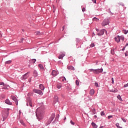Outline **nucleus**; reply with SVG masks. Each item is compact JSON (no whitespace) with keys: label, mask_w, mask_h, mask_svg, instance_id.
Masks as SVG:
<instances>
[{"label":"nucleus","mask_w":128,"mask_h":128,"mask_svg":"<svg viewBox=\"0 0 128 128\" xmlns=\"http://www.w3.org/2000/svg\"><path fill=\"white\" fill-rule=\"evenodd\" d=\"M36 116L37 118V120H42L44 118V110L42 109V108H38L36 110Z\"/></svg>","instance_id":"1"},{"label":"nucleus","mask_w":128,"mask_h":128,"mask_svg":"<svg viewBox=\"0 0 128 128\" xmlns=\"http://www.w3.org/2000/svg\"><path fill=\"white\" fill-rule=\"evenodd\" d=\"M10 111V108H6L4 109L2 112V116L3 118V121L6 120L8 116V112Z\"/></svg>","instance_id":"2"},{"label":"nucleus","mask_w":128,"mask_h":128,"mask_svg":"<svg viewBox=\"0 0 128 128\" xmlns=\"http://www.w3.org/2000/svg\"><path fill=\"white\" fill-rule=\"evenodd\" d=\"M110 24V20L108 19H105L102 23V26H107V24Z\"/></svg>","instance_id":"3"},{"label":"nucleus","mask_w":128,"mask_h":128,"mask_svg":"<svg viewBox=\"0 0 128 128\" xmlns=\"http://www.w3.org/2000/svg\"><path fill=\"white\" fill-rule=\"evenodd\" d=\"M33 92L36 94H40V96H42V92L40 90H38V89H34L33 90Z\"/></svg>","instance_id":"4"},{"label":"nucleus","mask_w":128,"mask_h":128,"mask_svg":"<svg viewBox=\"0 0 128 128\" xmlns=\"http://www.w3.org/2000/svg\"><path fill=\"white\" fill-rule=\"evenodd\" d=\"M28 72H27L25 74L22 76L21 77L20 79L22 80H26L28 78Z\"/></svg>","instance_id":"5"},{"label":"nucleus","mask_w":128,"mask_h":128,"mask_svg":"<svg viewBox=\"0 0 128 128\" xmlns=\"http://www.w3.org/2000/svg\"><path fill=\"white\" fill-rule=\"evenodd\" d=\"M100 72H102V68L96 69L94 70V74H98Z\"/></svg>","instance_id":"6"},{"label":"nucleus","mask_w":128,"mask_h":128,"mask_svg":"<svg viewBox=\"0 0 128 128\" xmlns=\"http://www.w3.org/2000/svg\"><path fill=\"white\" fill-rule=\"evenodd\" d=\"M26 105L28 106H30L32 108V100L28 99L27 101Z\"/></svg>","instance_id":"7"},{"label":"nucleus","mask_w":128,"mask_h":128,"mask_svg":"<svg viewBox=\"0 0 128 128\" xmlns=\"http://www.w3.org/2000/svg\"><path fill=\"white\" fill-rule=\"evenodd\" d=\"M56 116V114H52L50 118V122H52V120H54V117Z\"/></svg>","instance_id":"8"},{"label":"nucleus","mask_w":128,"mask_h":128,"mask_svg":"<svg viewBox=\"0 0 128 128\" xmlns=\"http://www.w3.org/2000/svg\"><path fill=\"white\" fill-rule=\"evenodd\" d=\"M52 74L54 76H58V72L54 70H53L52 72Z\"/></svg>","instance_id":"9"},{"label":"nucleus","mask_w":128,"mask_h":128,"mask_svg":"<svg viewBox=\"0 0 128 128\" xmlns=\"http://www.w3.org/2000/svg\"><path fill=\"white\" fill-rule=\"evenodd\" d=\"M114 39L116 42H120V36H116L114 38Z\"/></svg>","instance_id":"10"},{"label":"nucleus","mask_w":128,"mask_h":128,"mask_svg":"<svg viewBox=\"0 0 128 128\" xmlns=\"http://www.w3.org/2000/svg\"><path fill=\"white\" fill-rule=\"evenodd\" d=\"M38 66L42 72H44V66L42 64H39Z\"/></svg>","instance_id":"11"},{"label":"nucleus","mask_w":128,"mask_h":128,"mask_svg":"<svg viewBox=\"0 0 128 128\" xmlns=\"http://www.w3.org/2000/svg\"><path fill=\"white\" fill-rule=\"evenodd\" d=\"M104 30H101L100 32L97 34L98 36H102V34H104Z\"/></svg>","instance_id":"12"},{"label":"nucleus","mask_w":128,"mask_h":128,"mask_svg":"<svg viewBox=\"0 0 128 128\" xmlns=\"http://www.w3.org/2000/svg\"><path fill=\"white\" fill-rule=\"evenodd\" d=\"M5 102L7 104H9L10 106H12V102H10V101L8 100V99H7L5 100Z\"/></svg>","instance_id":"13"},{"label":"nucleus","mask_w":128,"mask_h":128,"mask_svg":"<svg viewBox=\"0 0 128 128\" xmlns=\"http://www.w3.org/2000/svg\"><path fill=\"white\" fill-rule=\"evenodd\" d=\"M68 70H74V68L72 66H67Z\"/></svg>","instance_id":"14"},{"label":"nucleus","mask_w":128,"mask_h":128,"mask_svg":"<svg viewBox=\"0 0 128 128\" xmlns=\"http://www.w3.org/2000/svg\"><path fill=\"white\" fill-rule=\"evenodd\" d=\"M11 98L12 100H14V102H18V100L16 99V98L14 96H11ZM17 104H18V102H17Z\"/></svg>","instance_id":"15"},{"label":"nucleus","mask_w":128,"mask_h":128,"mask_svg":"<svg viewBox=\"0 0 128 128\" xmlns=\"http://www.w3.org/2000/svg\"><path fill=\"white\" fill-rule=\"evenodd\" d=\"M90 96H94V89H92L90 90Z\"/></svg>","instance_id":"16"},{"label":"nucleus","mask_w":128,"mask_h":128,"mask_svg":"<svg viewBox=\"0 0 128 128\" xmlns=\"http://www.w3.org/2000/svg\"><path fill=\"white\" fill-rule=\"evenodd\" d=\"M34 78H36V76H38V72H36V70H34Z\"/></svg>","instance_id":"17"},{"label":"nucleus","mask_w":128,"mask_h":128,"mask_svg":"<svg viewBox=\"0 0 128 128\" xmlns=\"http://www.w3.org/2000/svg\"><path fill=\"white\" fill-rule=\"evenodd\" d=\"M62 85L61 84H56V88H58V90H60V88H62Z\"/></svg>","instance_id":"18"},{"label":"nucleus","mask_w":128,"mask_h":128,"mask_svg":"<svg viewBox=\"0 0 128 128\" xmlns=\"http://www.w3.org/2000/svg\"><path fill=\"white\" fill-rule=\"evenodd\" d=\"M20 122L21 124H22V126H26V124L24 122V120H20Z\"/></svg>","instance_id":"19"},{"label":"nucleus","mask_w":128,"mask_h":128,"mask_svg":"<svg viewBox=\"0 0 128 128\" xmlns=\"http://www.w3.org/2000/svg\"><path fill=\"white\" fill-rule=\"evenodd\" d=\"M40 88L42 90H44V86L43 84H40Z\"/></svg>","instance_id":"20"},{"label":"nucleus","mask_w":128,"mask_h":128,"mask_svg":"<svg viewBox=\"0 0 128 128\" xmlns=\"http://www.w3.org/2000/svg\"><path fill=\"white\" fill-rule=\"evenodd\" d=\"M64 54H60L59 56H58V58L60 59H60H62V58H64Z\"/></svg>","instance_id":"21"},{"label":"nucleus","mask_w":128,"mask_h":128,"mask_svg":"<svg viewBox=\"0 0 128 128\" xmlns=\"http://www.w3.org/2000/svg\"><path fill=\"white\" fill-rule=\"evenodd\" d=\"M92 124L94 128H98V126L94 122H92Z\"/></svg>","instance_id":"22"},{"label":"nucleus","mask_w":128,"mask_h":128,"mask_svg":"<svg viewBox=\"0 0 128 128\" xmlns=\"http://www.w3.org/2000/svg\"><path fill=\"white\" fill-rule=\"evenodd\" d=\"M54 100H55L56 102H58V96H55Z\"/></svg>","instance_id":"23"},{"label":"nucleus","mask_w":128,"mask_h":128,"mask_svg":"<svg viewBox=\"0 0 128 128\" xmlns=\"http://www.w3.org/2000/svg\"><path fill=\"white\" fill-rule=\"evenodd\" d=\"M120 40H122V42L124 40V36H120Z\"/></svg>","instance_id":"24"},{"label":"nucleus","mask_w":128,"mask_h":128,"mask_svg":"<svg viewBox=\"0 0 128 128\" xmlns=\"http://www.w3.org/2000/svg\"><path fill=\"white\" fill-rule=\"evenodd\" d=\"M117 98H118V100H119L122 101V97H120V96L118 95L117 96Z\"/></svg>","instance_id":"25"},{"label":"nucleus","mask_w":128,"mask_h":128,"mask_svg":"<svg viewBox=\"0 0 128 128\" xmlns=\"http://www.w3.org/2000/svg\"><path fill=\"white\" fill-rule=\"evenodd\" d=\"M116 126L118 128H122V127L120 126V124L118 123H116Z\"/></svg>","instance_id":"26"},{"label":"nucleus","mask_w":128,"mask_h":128,"mask_svg":"<svg viewBox=\"0 0 128 128\" xmlns=\"http://www.w3.org/2000/svg\"><path fill=\"white\" fill-rule=\"evenodd\" d=\"M36 36H40V32H35Z\"/></svg>","instance_id":"27"},{"label":"nucleus","mask_w":128,"mask_h":128,"mask_svg":"<svg viewBox=\"0 0 128 128\" xmlns=\"http://www.w3.org/2000/svg\"><path fill=\"white\" fill-rule=\"evenodd\" d=\"M93 20H94V22H98V19L97 18H93Z\"/></svg>","instance_id":"28"},{"label":"nucleus","mask_w":128,"mask_h":128,"mask_svg":"<svg viewBox=\"0 0 128 128\" xmlns=\"http://www.w3.org/2000/svg\"><path fill=\"white\" fill-rule=\"evenodd\" d=\"M112 54H114V50H112L110 51Z\"/></svg>","instance_id":"29"},{"label":"nucleus","mask_w":128,"mask_h":128,"mask_svg":"<svg viewBox=\"0 0 128 128\" xmlns=\"http://www.w3.org/2000/svg\"><path fill=\"white\" fill-rule=\"evenodd\" d=\"M76 84L77 86H78V84H80V82H78V80H76Z\"/></svg>","instance_id":"30"},{"label":"nucleus","mask_w":128,"mask_h":128,"mask_svg":"<svg viewBox=\"0 0 128 128\" xmlns=\"http://www.w3.org/2000/svg\"><path fill=\"white\" fill-rule=\"evenodd\" d=\"M94 86H96V88H98V82H95V83H94Z\"/></svg>","instance_id":"31"},{"label":"nucleus","mask_w":128,"mask_h":128,"mask_svg":"<svg viewBox=\"0 0 128 128\" xmlns=\"http://www.w3.org/2000/svg\"><path fill=\"white\" fill-rule=\"evenodd\" d=\"M101 116H104V114H104V111H102V112H101Z\"/></svg>","instance_id":"32"},{"label":"nucleus","mask_w":128,"mask_h":128,"mask_svg":"<svg viewBox=\"0 0 128 128\" xmlns=\"http://www.w3.org/2000/svg\"><path fill=\"white\" fill-rule=\"evenodd\" d=\"M70 122L71 124H72V126H74V122H72V120H70Z\"/></svg>","instance_id":"33"},{"label":"nucleus","mask_w":128,"mask_h":128,"mask_svg":"<svg viewBox=\"0 0 128 128\" xmlns=\"http://www.w3.org/2000/svg\"><path fill=\"white\" fill-rule=\"evenodd\" d=\"M123 32L125 34H126L128 32L126 30H124Z\"/></svg>","instance_id":"34"},{"label":"nucleus","mask_w":128,"mask_h":128,"mask_svg":"<svg viewBox=\"0 0 128 128\" xmlns=\"http://www.w3.org/2000/svg\"><path fill=\"white\" fill-rule=\"evenodd\" d=\"M0 86H4V83L0 82Z\"/></svg>","instance_id":"35"},{"label":"nucleus","mask_w":128,"mask_h":128,"mask_svg":"<svg viewBox=\"0 0 128 128\" xmlns=\"http://www.w3.org/2000/svg\"><path fill=\"white\" fill-rule=\"evenodd\" d=\"M108 119L110 120V118H112V116H109L108 117Z\"/></svg>","instance_id":"36"},{"label":"nucleus","mask_w":128,"mask_h":128,"mask_svg":"<svg viewBox=\"0 0 128 128\" xmlns=\"http://www.w3.org/2000/svg\"><path fill=\"white\" fill-rule=\"evenodd\" d=\"M90 46L91 48H94V44H92L90 45Z\"/></svg>","instance_id":"37"},{"label":"nucleus","mask_w":128,"mask_h":128,"mask_svg":"<svg viewBox=\"0 0 128 128\" xmlns=\"http://www.w3.org/2000/svg\"><path fill=\"white\" fill-rule=\"evenodd\" d=\"M122 120H123V122H126V119L122 118Z\"/></svg>","instance_id":"38"},{"label":"nucleus","mask_w":128,"mask_h":128,"mask_svg":"<svg viewBox=\"0 0 128 128\" xmlns=\"http://www.w3.org/2000/svg\"><path fill=\"white\" fill-rule=\"evenodd\" d=\"M12 62V60H8L6 62V64H10Z\"/></svg>","instance_id":"39"},{"label":"nucleus","mask_w":128,"mask_h":128,"mask_svg":"<svg viewBox=\"0 0 128 128\" xmlns=\"http://www.w3.org/2000/svg\"><path fill=\"white\" fill-rule=\"evenodd\" d=\"M110 92H117L118 90H110Z\"/></svg>","instance_id":"40"},{"label":"nucleus","mask_w":128,"mask_h":128,"mask_svg":"<svg viewBox=\"0 0 128 128\" xmlns=\"http://www.w3.org/2000/svg\"><path fill=\"white\" fill-rule=\"evenodd\" d=\"M92 2H94V4H96V0H92Z\"/></svg>","instance_id":"41"},{"label":"nucleus","mask_w":128,"mask_h":128,"mask_svg":"<svg viewBox=\"0 0 128 128\" xmlns=\"http://www.w3.org/2000/svg\"><path fill=\"white\" fill-rule=\"evenodd\" d=\"M36 59H32V62H36Z\"/></svg>","instance_id":"42"},{"label":"nucleus","mask_w":128,"mask_h":128,"mask_svg":"<svg viewBox=\"0 0 128 128\" xmlns=\"http://www.w3.org/2000/svg\"><path fill=\"white\" fill-rule=\"evenodd\" d=\"M89 70H90V72H94V69H90Z\"/></svg>","instance_id":"43"},{"label":"nucleus","mask_w":128,"mask_h":128,"mask_svg":"<svg viewBox=\"0 0 128 128\" xmlns=\"http://www.w3.org/2000/svg\"><path fill=\"white\" fill-rule=\"evenodd\" d=\"M82 12H86V8H82Z\"/></svg>","instance_id":"44"},{"label":"nucleus","mask_w":128,"mask_h":128,"mask_svg":"<svg viewBox=\"0 0 128 128\" xmlns=\"http://www.w3.org/2000/svg\"><path fill=\"white\" fill-rule=\"evenodd\" d=\"M114 78H112V84H114Z\"/></svg>","instance_id":"45"},{"label":"nucleus","mask_w":128,"mask_h":128,"mask_svg":"<svg viewBox=\"0 0 128 128\" xmlns=\"http://www.w3.org/2000/svg\"><path fill=\"white\" fill-rule=\"evenodd\" d=\"M24 38H22L20 39V42H22V40H24Z\"/></svg>","instance_id":"46"},{"label":"nucleus","mask_w":128,"mask_h":128,"mask_svg":"<svg viewBox=\"0 0 128 128\" xmlns=\"http://www.w3.org/2000/svg\"><path fill=\"white\" fill-rule=\"evenodd\" d=\"M92 112H93V114H96V110L95 109L93 110Z\"/></svg>","instance_id":"47"},{"label":"nucleus","mask_w":128,"mask_h":128,"mask_svg":"<svg viewBox=\"0 0 128 128\" xmlns=\"http://www.w3.org/2000/svg\"><path fill=\"white\" fill-rule=\"evenodd\" d=\"M64 28H66V26H62L63 30H64Z\"/></svg>","instance_id":"48"},{"label":"nucleus","mask_w":128,"mask_h":128,"mask_svg":"<svg viewBox=\"0 0 128 128\" xmlns=\"http://www.w3.org/2000/svg\"><path fill=\"white\" fill-rule=\"evenodd\" d=\"M128 46V43L126 44V46Z\"/></svg>","instance_id":"49"},{"label":"nucleus","mask_w":128,"mask_h":128,"mask_svg":"<svg viewBox=\"0 0 128 128\" xmlns=\"http://www.w3.org/2000/svg\"><path fill=\"white\" fill-rule=\"evenodd\" d=\"M94 118H96V116H94Z\"/></svg>","instance_id":"50"},{"label":"nucleus","mask_w":128,"mask_h":128,"mask_svg":"<svg viewBox=\"0 0 128 128\" xmlns=\"http://www.w3.org/2000/svg\"><path fill=\"white\" fill-rule=\"evenodd\" d=\"M104 32H106V34H108V32L106 30H104Z\"/></svg>","instance_id":"51"},{"label":"nucleus","mask_w":128,"mask_h":128,"mask_svg":"<svg viewBox=\"0 0 128 128\" xmlns=\"http://www.w3.org/2000/svg\"><path fill=\"white\" fill-rule=\"evenodd\" d=\"M19 114H22V112L20 111H19Z\"/></svg>","instance_id":"52"},{"label":"nucleus","mask_w":128,"mask_h":128,"mask_svg":"<svg viewBox=\"0 0 128 128\" xmlns=\"http://www.w3.org/2000/svg\"><path fill=\"white\" fill-rule=\"evenodd\" d=\"M96 30L97 32H98V30L97 28H96Z\"/></svg>","instance_id":"53"},{"label":"nucleus","mask_w":128,"mask_h":128,"mask_svg":"<svg viewBox=\"0 0 128 128\" xmlns=\"http://www.w3.org/2000/svg\"><path fill=\"white\" fill-rule=\"evenodd\" d=\"M64 80H66V78H64Z\"/></svg>","instance_id":"54"},{"label":"nucleus","mask_w":128,"mask_h":128,"mask_svg":"<svg viewBox=\"0 0 128 128\" xmlns=\"http://www.w3.org/2000/svg\"><path fill=\"white\" fill-rule=\"evenodd\" d=\"M3 89H6V88H2Z\"/></svg>","instance_id":"55"},{"label":"nucleus","mask_w":128,"mask_h":128,"mask_svg":"<svg viewBox=\"0 0 128 128\" xmlns=\"http://www.w3.org/2000/svg\"><path fill=\"white\" fill-rule=\"evenodd\" d=\"M126 56V54H125Z\"/></svg>","instance_id":"56"},{"label":"nucleus","mask_w":128,"mask_h":128,"mask_svg":"<svg viewBox=\"0 0 128 128\" xmlns=\"http://www.w3.org/2000/svg\"><path fill=\"white\" fill-rule=\"evenodd\" d=\"M93 35H94V33Z\"/></svg>","instance_id":"57"},{"label":"nucleus","mask_w":128,"mask_h":128,"mask_svg":"<svg viewBox=\"0 0 128 128\" xmlns=\"http://www.w3.org/2000/svg\"><path fill=\"white\" fill-rule=\"evenodd\" d=\"M66 118H65V120L66 119Z\"/></svg>","instance_id":"58"}]
</instances>
